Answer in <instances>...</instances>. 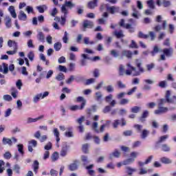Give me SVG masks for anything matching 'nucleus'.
<instances>
[{"instance_id":"nucleus-63","label":"nucleus","mask_w":176,"mask_h":176,"mask_svg":"<svg viewBox=\"0 0 176 176\" xmlns=\"http://www.w3.org/2000/svg\"><path fill=\"white\" fill-rule=\"evenodd\" d=\"M50 174L51 176H57L58 175V172L54 169H51Z\"/></svg>"},{"instance_id":"nucleus-39","label":"nucleus","mask_w":176,"mask_h":176,"mask_svg":"<svg viewBox=\"0 0 176 176\" xmlns=\"http://www.w3.org/2000/svg\"><path fill=\"white\" fill-rule=\"evenodd\" d=\"M56 80L60 82V80H64L65 79V76L63 73H59L55 78Z\"/></svg>"},{"instance_id":"nucleus-40","label":"nucleus","mask_w":176,"mask_h":176,"mask_svg":"<svg viewBox=\"0 0 176 176\" xmlns=\"http://www.w3.org/2000/svg\"><path fill=\"white\" fill-rule=\"evenodd\" d=\"M138 38H141L142 39H148V38H149V35L148 34H144L142 32L140 31L138 32Z\"/></svg>"},{"instance_id":"nucleus-49","label":"nucleus","mask_w":176,"mask_h":176,"mask_svg":"<svg viewBox=\"0 0 176 176\" xmlns=\"http://www.w3.org/2000/svg\"><path fill=\"white\" fill-rule=\"evenodd\" d=\"M17 148H18V152H19V153H21V155H24V151L23 150L24 148V145L18 144Z\"/></svg>"},{"instance_id":"nucleus-46","label":"nucleus","mask_w":176,"mask_h":176,"mask_svg":"<svg viewBox=\"0 0 176 176\" xmlns=\"http://www.w3.org/2000/svg\"><path fill=\"white\" fill-rule=\"evenodd\" d=\"M28 57L29 58V60L30 61H34V58L35 57V54H34V52L30 51L28 54Z\"/></svg>"},{"instance_id":"nucleus-21","label":"nucleus","mask_w":176,"mask_h":176,"mask_svg":"<svg viewBox=\"0 0 176 176\" xmlns=\"http://www.w3.org/2000/svg\"><path fill=\"white\" fill-rule=\"evenodd\" d=\"M110 54L112 57H114V58H120V54L116 50H111Z\"/></svg>"},{"instance_id":"nucleus-47","label":"nucleus","mask_w":176,"mask_h":176,"mask_svg":"<svg viewBox=\"0 0 176 176\" xmlns=\"http://www.w3.org/2000/svg\"><path fill=\"white\" fill-rule=\"evenodd\" d=\"M109 123H111V121H107L106 124L101 125L100 129V132L104 133L105 128L107 127V126H108V124H109Z\"/></svg>"},{"instance_id":"nucleus-51","label":"nucleus","mask_w":176,"mask_h":176,"mask_svg":"<svg viewBox=\"0 0 176 176\" xmlns=\"http://www.w3.org/2000/svg\"><path fill=\"white\" fill-rule=\"evenodd\" d=\"M147 5L150 9H155V3H153V0L147 1Z\"/></svg>"},{"instance_id":"nucleus-10","label":"nucleus","mask_w":176,"mask_h":176,"mask_svg":"<svg viewBox=\"0 0 176 176\" xmlns=\"http://www.w3.org/2000/svg\"><path fill=\"white\" fill-rule=\"evenodd\" d=\"M85 109V102L81 104V106L79 107L78 105H73V106H69V109H70V111H82V109Z\"/></svg>"},{"instance_id":"nucleus-61","label":"nucleus","mask_w":176,"mask_h":176,"mask_svg":"<svg viewBox=\"0 0 176 176\" xmlns=\"http://www.w3.org/2000/svg\"><path fill=\"white\" fill-rule=\"evenodd\" d=\"M147 71H152V69H153V68H155V64L153 63H151L149 65H146Z\"/></svg>"},{"instance_id":"nucleus-35","label":"nucleus","mask_w":176,"mask_h":176,"mask_svg":"<svg viewBox=\"0 0 176 176\" xmlns=\"http://www.w3.org/2000/svg\"><path fill=\"white\" fill-rule=\"evenodd\" d=\"M61 47H63V45L60 42H57L54 45V49L56 50V52H59V50H61Z\"/></svg>"},{"instance_id":"nucleus-25","label":"nucleus","mask_w":176,"mask_h":176,"mask_svg":"<svg viewBox=\"0 0 176 176\" xmlns=\"http://www.w3.org/2000/svg\"><path fill=\"white\" fill-rule=\"evenodd\" d=\"M107 10L111 14H114L116 10H119V7H115V6L107 7Z\"/></svg>"},{"instance_id":"nucleus-53","label":"nucleus","mask_w":176,"mask_h":176,"mask_svg":"<svg viewBox=\"0 0 176 176\" xmlns=\"http://www.w3.org/2000/svg\"><path fill=\"white\" fill-rule=\"evenodd\" d=\"M17 49L18 47H14V50L12 51H7L6 54H9L10 56H13V54H16V53H17Z\"/></svg>"},{"instance_id":"nucleus-15","label":"nucleus","mask_w":176,"mask_h":176,"mask_svg":"<svg viewBox=\"0 0 176 176\" xmlns=\"http://www.w3.org/2000/svg\"><path fill=\"white\" fill-rule=\"evenodd\" d=\"M18 19L21 21H27V14H25V12H24V11L21 10L18 15Z\"/></svg>"},{"instance_id":"nucleus-9","label":"nucleus","mask_w":176,"mask_h":176,"mask_svg":"<svg viewBox=\"0 0 176 176\" xmlns=\"http://www.w3.org/2000/svg\"><path fill=\"white\" fill-rule=\"evenodd\" d=\"M168 111V108L159 106L158 109L155 111V115H162V113H166Z\"/></svg>"},{"instance_id":"nucleus-26","label":"nucleus","mask_w":176,"mask_h":176,"mask_svg":"<svg viewBox=\"0 0 176 176\" xmlns=\"http://www.w3.org/2000/svg\"><path fill=\"white\" fill-rule=\"evenodd\" d=\"M148 115H149V111L148 110H146L143 112L141 118H140V122H145V119L148 118Z\"/></svg>"},{"instance_id":"nucleus-22","label":"nucleus","mask_w":176,"mask_h":176,"mask_svg":"<svg viewBox=\"0 0 176 176\" xmlns=\"http://www.w3.org/2000/svg\"><path fill=\"white\" fill-rule=\"evenodd\" d=\"M6 28H12V19L10 16L6 17Z\"/></svg>"},{"instance_id":"nucleus-23","label":"nucleus","mask_w":176,"mask_h":176,"mask_svg":"<svg viewBox=\"0 0 176 176\" xmlns=\"http://www.w3.org/2000/svg\"><path fill=\"white\" fill-rule=\"evenodd\" d=\"M161 149L163 152H170L171 151V148L168 144H163L161 146Z\"/></svg>"},{"instance_id":"nucleus-58","label":"nucleus","mask_w":176,"mask_h":176,"mask_svg":"<svg viewBox=\"0 0 176 176\" xmlns=\"http://www.w3.org/2000/svg\"><path fill=\"white\" fill-rule=\"evenodd\" d=\"M148 35V38L150 36L151 41H155V38H156V34H155V32H149Z\"/></svg>"},{"instance_id":"nucleus-19","label":"nucleus","mask_w":176,"mask_h":176,"mask_svg":"<svg viewBox=\"0 0 176 176\" xmlns=\"http://www.w3.org/2000/svg\"><path fill=\"white\" fill-rule=\"evenodd\" d=\"M97 2H98V0H93L89 1L87 4L89 9H94V8H96V6H98Z\"/></svg>"},{"instance_id":"nucleus-31","label":"nucleus","mask_w":176,"mask_h":176,"mask_svg":"<svg viewBox=\"0 0 176 176\" xmlns=\"http://www.w3.org/2000/svg\"><path fill=\"white\" fill-rule=\"evenodd\" d=\"M91 129L96 133H100V130H98V122H94L92 123Z\"/></svg>"},{"instance_id":"nucleus-44","label":"nucleus","mask_w":176,"mask_h":176,"mask_svg":"<svg viewBox=\"0 0 176 176\" xmlns=\"http://www.w3.org/2000/svg\"><path fill=\"white\" fill-rule=\"evenodd\" d=\"M129 47L131 49H138L139 46L137 44V43H135V41H134V40H132L131 45H129Z\"/></svg>"},{"instance_id":"nucleus-20","label":"nucleus","mask_w":176,"mask_h":176,"mask_svg":"<svg viewBox=\"0 0 176 176\" xmlns=\"http://www.w3.org/2000/svg\"><path fill=\"white\" fill-rule=\"evenodd\" d=\"M161 163H163L164 164H171L173 163V161L170 160V158H168L166 157H163L160 158Z\"/></svg>"},{"instance_id":"nucleus-56","label":"nucleus","mask_w":176,"mask_h":176,"mask_svg":"<svg viewBox=\"0 0 176 176\" xmlns=\"http://www.w3.org/2000/svg\"><path fill=\"white\" fill-rule=\"evenodd\" d=\"M3 157H4V159L9 160V159H10V157H12V154L10 153V152L7 151L3 154Z\"/></svg>"},{"instance_id":"nucleus-3","label":"nucleus","mask_w":176,"mask_h":176,"mask_svg":"<svg viewBox=\"0 0 176 176\" xmlns=\"http://www.w3.org/2000/svg\"><path fill=\"white\" fill-rule=\"evenodd\" d=\"M174 104L176 105V96H173L171 97V91H166L165 94V98H162L158 102L159 107H163L164 104Z\"/></svg>"},{"instance_id":"nucleus-1","label":"nucleus","mask_w":176,"mask_h":176,"mask_svg":"<svg viewBox=\"0 0 176 176\" xmlns=\"http://www.w3.org/2000/svg\"><path fill=\"white\" fill-rule=\"evenodd\" d=\"M135 63L138 69L136 67H133L131 63L126 64V67L129 68V69L126 70V75L127 76H130V75L133 76H140L141 74H144V72H145V69L142 66V60L141 59H135Z\"/></svg>"},{"instance_id":"nucleus-64","label":"nucleus","mask_w":176,"mask_h":176,"mask_svg":"<svg viewBox=\"0 0 176 176\" xmlns=\"http://www.w3.org/2000/svg\"><path fill=\"white\" fill-rule=\"evenodd\" d=\"M44 149H45V151H50V149H52V142H49L44 146Z\"/></svg>"},{"instance_id":"nucleus-4","label":"nucleus","mask_w":176,"mask_h":176,"mask_svg":"<svg viewBox=\"0 0 176 176\" xmlns=\"http://www.w3.org/2000/svg\"><path fill=\"white\" fill-rule=\"evenodd\" d=\"M118 25L122 27V28H125V30H128L129 32L133 34V32H135V28L133 27V25L131 23H126L124 19H122L118 22Z\"/></svg>"},{"instance_id":"nucleus-52","label":"nucleus","mask_w":176,"mask_h":176,"mask_svg":"<svg viewBox=\"0 0 176 176\" xmlns=\"http://www.w3.org/2000/svg\"><path fill=\"white\" fill-rule=\"evenodd\" d=\"M162 5L164 8H168L171 6V2L170 1L163 0Z\"/></svg>"},{"instance_id":"nucleus-24","label":"nucleus","mask_w":176,"mask_h":176,"mask_svg":"<svg viewBox=\"0 0 176 176\" xmlns=\"http://www.w3.org/2000/svg\"><path fill=\"white\" fill-rule=\"evenodd\" d=\"M135 162V159L134 158H129L122 162L123 166H128V164H131V163H134Z\"/></svg>"},{"instance_id":"nucleus-33","label":"nucleus","mask_w":176,"mask_h":176,"mask_svg":"<svg viewBox=\"0 0 176 176\" xmlns=\"http://www.w3.org/2000/svg\"><path fill=\"white\" fill-rule=\"evenodd\" d=\"M148 135H149V131H148L147 129H144L142 131L141 139L145 140V138H146V137H148Z\"/></svg>"},{"instance_id":"nucleus-6","label":"nucleus","mask_w":176,"mask_h":176,"mask_svg":"<svg viewBox=\"0 0 176 176\" xmlns=\"http://www.w3.org/2000/svg\"><path fill=\"white\" fill-rule=\"evenodd\" d=\"M34 138H36L37 140H39L40 142H45L46 140H47V135H43L41 136V131H37L34 134Z\"/></svg>"},{"instance_id":"nucleus-43","label":"nucleus","mask_w":176,"mask_h":176,"mask_svg":"<svg viewBox=\"0 0 176 176\" xmlns=\"http://www.w3.org/2000/svg\"><path fill=\"white\" fill-rule=\"evenodd\" d=\"M76 101L77 102H82V104L85 103V107L86 106V100L85 99V98H83V96H78L76 98Z\"/></svg>"},{"instance_id":"nucleus-32","label":"nucleus","mask_w":176,"mask_h":176,"mask_svg":"<svg viewBox=\"0 0 176 176\" xmlns=\"http://www.w3.org/2000/svg\"><path fill=\"white\" fill-rule=\"evenodd\" d=\"M37 10L39 13H45V10L47 9V7L45 5L39 6L36 7Z\"/></svg>"},{"instance_id":"nucleus-13","label":"nucleus","mask_w":176,"mask_h":176,"mask_svg":"<svg viewBox=\"0 0 176 176\" xmlns=\"http://www.w3.org/2000/svg\"><path fill=\"white\" fill-rule=\"evenodd\" d=\"M137 171V169L132 168L131 166H126L125 167V173L129 176L133 175V173H135Z\"/></svg>"},{"instance_id":"nucleus-16","label":"nucleus","mask_w":176,"mask_h":176,"mask_svg":"<svg viewBox=\"0 0 176 176\" xmlns=\"http://www.w3.org/2000/svg\"><path fill=\"white\" fill-rule=\"evenodd\" d=\"M122 57H126L127 58H131L133 53L130 50H124L122 52Z\"/></svg>"},{"instance_id":"nucleus-14","label":"nucleus","mask_w":176,"mask_h":176,"mask_svg":"<svg viewBox=\"0 0 176 176\" xmlns=\"http://www.w3.org/2000/svg\"><path fill=\"white\" fill-rule=\"evenodd\" d=\"M109 159L110 160H112L113 158H119L120 157V153L118 151V149H116L113 153L109 154Z\"/></svg>"},{"instance_id":"nucleus-59","label":"nucleus","mask_w":176,"mask_h":176,"mask_svg":"<svg viewBox=\"0 0 176 176\" xmlns=\"http://www.w3.org/2000/svg\"><path fill=\"white\" fill-rule=\"evenodd\" d=\"M20 166L19 164H15L14 166V171H15V173H16V174H20Z\"/></svg>"},{"instance_id":"nucleus-42","label":"nucleus","mask_w":176,"mask_h":176,"mask_svg":"<svg viewBox=\"0 0 176 176\" xmlns=\"http://www.w3.org/2000/svg\"><path fill=\"white\" fill-rule=\"evenodd\" d=\"M132 113H138L141 111V107L135 106L131 109Z\"/></svg>"},{"instance_id":"nucleus-7","label":"nucleus","mask_w":176,"mask_h":176,"mask_svg":"<svg viewBox=\"0 0 176 176\" xmlns=\"http://www.w3.org/2000/svg\"><path fill=\"white\" fill-rule=\"evenodd\" d=\"M112 98H113V95L109 94L105 97V102H108L110 107H113L115 105H116V100H112Z\"/></svg>"},{"instance_id":"nucleus-30","label":"nucleus","mask_w":176,"mask_h":176,"mask_svg":"<svg viewBox=\"0 0 176 176\" xmlns=\"http://www.w3.org/2000/svg\"><path fill=\"white\" fill-rule=\"evenodd\" d=\"M32 167L34 169V172L36 173L38 170L39 169V162L38 160H34L32 164Z\"/></svg>"},{"instance_id":"nucleus-5","label":"nucleus","mask_w":176,"mask_h":176,"mask_svg":"<svg viewBox=\"0 0 176 176\" xmlns=\"http://www.w3.org/2000/svg\"><path fill=\"white\" fill-rule=\"evenodd\" d=\"M17 142V139L14 137L10 138H3L2 143L3 145H9V146H12L13 144H16Z\"/></svg>"},{"instance_id":"nucleus-45","label":"nucleus","mask_w":176,"mask_h":176,"mask_svg":"<svg viewBox=\"0 0 176 176\" xmlns=\"http://www.w3.org/2000/svg\"><path fill=\"white\" fill-rule=\"evenodd\" d=\"M97 111V106L96 105H93L91 109H88L87 110V113L90 115L91 112H96Z\"/></svg>"},{"instance_id":"nucleus-12","label":"nucleus","mask_w":176,"mask_h":176,"mask_svg":"<svg viewBox=\"0 0 176 176\" xmlns=\"http://www.w3.org/2000/svg\"><path fill=\"white\" fill-rule=\"evenodd\" d=\"M68 168L70 171H76V170H78V161H74L73 163L68 166Z\"/></svg>"},{"instance_id":"nucleus-18","label":"nucleus","mask_w":176,"mask_h":176,"mask_svg":"<svg viewBox=\"0 0 176 176\" xmlns=\"http://www.w3.org/2000/svg\"><path fill=\"white\" fill-rule=\"evenodd\" d=\"M173 48H165L163 50V53L166 56V57H170V56H173Z\"/></svg>"},{"instance_id":"nucleus-54","label":"nucleus","mask_w":176,"mask_h":176,"mask_svg":"<svg viewBox=\"0 0 176 176\" xmlns=\"http://www.w3.org/2000/svg\"><path fill=\"white\" fill-rule=\"evenodd\" d=\"M68 152V150L67 148H62L60 151V155L62 156V157H65V156H67V153Z\"/></svg>"},{"instance_id":"nucleus-37","label":"nucleus","mask_w":176,"mask_h":176,"mask_svg":"<svg viewBox=\"0 0 176 176\" xmlns=\"http://www.w3.org/2000/svg\"><path fill=\"white\" fill-rule=\"evenodd\" d=\"M41 98H42V94H38L35 95L33 97V102L34 104H36V102H38V101H39V100H41Z\"/></svg>"},{"instance_id":"nucleus-29","label":"nucleus","mask_w":176,"mask_h":176,"mask_svg":"<svg viewBox=\"0 0 176 176\" xmlns=\"http://www.w3.org/2000/svg\"><path fill=\"white\" fill-rule=\"evenodd\" d=\"M54 135L56 137V142H60V132L57 128L54 129Z\"/></svg>"},{"instance_id":"nucleus-62","label":"nucleus","mask_w":176,"mask_h":176,"mask_svg":"<svg viewBox=\"0 0 176 176\" xmlns=\"http://www.w3.org/2000/svg\"><path fill=\"white\" fill-rule=\"evenodd\" d=\"M106 90L108 93H112L113 91H114L113 86L109 85V86L106 87Z\"/></svg>"},{"instance_id":"nucleus-34","label":"nucleus","mask_w":176,"mask_h":176,"mask_svg":"<svg viewBox=\"0 0 176 176\" xmlns=\"http://www.w3.org/2000/svg\"><path fill=\"white\" fill-rule=\"evenodd\" d=\"M126 75V71H124V66L123 65H120L119 67V76H124Z\"/></svg>"},{"instance_id":"nucleus-50","label":"nucleus","mask_w":176,"mask_h":176,"mask_svg":"<svg viewBox=\"0 0 176 176\" xmlns=\"http://www.w3.org/2000/svg\"><path fill=\"white\" fill-rule=\"evenodd\" d=\"M82 152L84 153H89V144H85L82 145Z\"/></svg>"},{"instance_id":"nucleus-60","label":"nucleus","mask_w":176,"mask_h":176,"mask_svg":"<svg viewBox=\"0 0 176 176\" xmlns=\"http://www.w3.org/2000/svg\"><path fill=\"white\" fill-rule=\"evenodd\" d=\"M3 99L4 100V101H12V98L10 95H4L3 96Z\"/></svg>"},{"instance_id":"nucleus-41","label":"nucleus","mask_w":176,"mask_h":176,"mask_svg":"<svg viewBox=\"0 0 176 176\" xmlns=\"http://www.w3.org/2000/svg\"><path fill=\"white\" fill-rule=\"evenodd\" d=\"M8 45L9 46V47H13V46L14 47H18L16 41H13L12 40H9L8 41Z\"/></svg>"},{"instance_id":"nucleus-48","label":"nucleus","mask_w":176,"mask_h":176,"mask_svg":"<svg viewBox=\"0 0 176 176\" xmlns=\"http://www.w3.org/2000/svg\"><path fill=\"white\" fill-rule=\"evenodd\" d=\"M101 98H102V94L100 91L96 92L95 100H96V101H100Z\"/></svg>"},{"instance_id":"nucleus-57","label":"nucleus","mask_w":176,"mask_h":176,"mask_svg":"<svg viewBox=\"0 0 176 176\" xmlns=\"http://www.w3.org/2000/svg\"><path fill=\"white\" fill-rule=\"evenodd\" d=\"M81 160H82V162H83L84 164H87V163H89V162H90V161H89L87 156H85V155L81 156Z\"/></svg>"},{"instance_id":"nucleus-28","label":"nucleus","mask_w":176,"mask_h":176,"mask_svg":"<svg viewBox=\"0 0 176 176\" xmlns=\"http://www.w3.org/2000/svg\"><path fill=\"white\" fill-rule=\"evenodd\" d=\"M63 43H68V41H69V34L67 31L65 32L64 36L63 37Z\"/></svg>"},{"instance_id":"nucleus-17","label":"nucleus","mask_w":176,"mask_h":176,"mask_svg":"<svg viewBox=\"0 0 176 176\" xmlns=\"http://www.w3.org/2000/svg\"><path fill=\"white\" fill-rule=\"evenodd\" d=\"M113 35H114V36L117 37L118 39L120 38H124V34H123V30H120V31H114L113 32Z\"/></svg>"},{"instance_id":"nucleus-36","label":"nucleus","mask_w":176,"mask_h":176,"mask_svg":"<svg viewBox=\"0 0 176 176\" xmlns=\"http://www.w3.org/2000/svg\"><path fill=\"white\" fill-rule=\"evenodd\" d=\"M167 138H168V135H164L163 136H161L159 138L158 141L157 142V144H162V142H164V141H166Z\"/></svg>"},{"instance_id":"nucleus-27","label":"nucleus","mask_w":176,"mask_h":176,"mask_svg":"<svg viewBox=\"0 0 176 176\" xmlns=\"http://www.w3.org/2000/svg\"><path fill=\"white\" fill-rule=\"evenodd\" d=\"M162 52H163V50H162L157 46H154L153 50L151 52V56H155V54H156V53H162Z\"/></svg>"},{"instance_id":"nucleus-38","label":"nucleus","mask_w":176,"mask_h":176,"mask_svg":"<svg viewBox=\"0 0 176 176\" xmlns=\"http://www.w3.org/2000/svg\"><path fill=\"white\" fill-rule=\"evenodd\" d=\"M37 38L40 42H45V35H43L42 32L38 33Z\"/></svg>"},{"instance_id":"nucleus-11","label":"nucleus","mask_w":176,"mask_h":176,"mask_svg":"<svg viewBox=\"0 0 176 176\" xmlns=\"http://www.w3.org/2000/svg\"><path fill=\"white\" fill-rule=\"evenodd\" d=\"M94 26V23H93V22L86 20L83 23V31H86L87 28H93Z\"/></svg>"},{"instance_id":"nucleus-2","label":"nucleus","mask_w":176,"mask_h":176,"mask_svg":"<svg viewBox=\"0 0 176 176\" xmlns=\"http://www.w3.org/2000/svg\"><path fill=\"white\" fill-rule=\"evenodd\" d=\"M74 7H75V4H74L71 1H66L65 4L62 6L60 10L64 15L61 16V20L59 19L60 25L64 26L65 25V23H67V14H68V10H67V8L72 9Z\"/></svg>"},{"instance_id":"nucleus-8","label":"nucleus","mask_w":176,"mask_h":176,"mask_svg":"<svg viewBox=\"0 0 176 176\" xmlns=\"http://www.w3.org/2000/svg\"><path fill=\"white\" fill-rule=\"evenodd\" d=\"M29 145L28 146V149L30 152H32L34 151L33 148H36V145H38V142L35 140H32L28 142Z\"/></svg>"},{"instance_id":"nucleus-55","label":"nucleus","mask_w":176,"mask_h":176,"mask_svg":"<svg viewBox=\"0 0 176 176\" xmlns=\"http://www.w3.org/2000/svg\"><path fill=\"white\" fill-rule=\"evenodd\" d=\"M58 159V153L54 152L52 155V162H56Z\"/></svg>"}]
</instances>
